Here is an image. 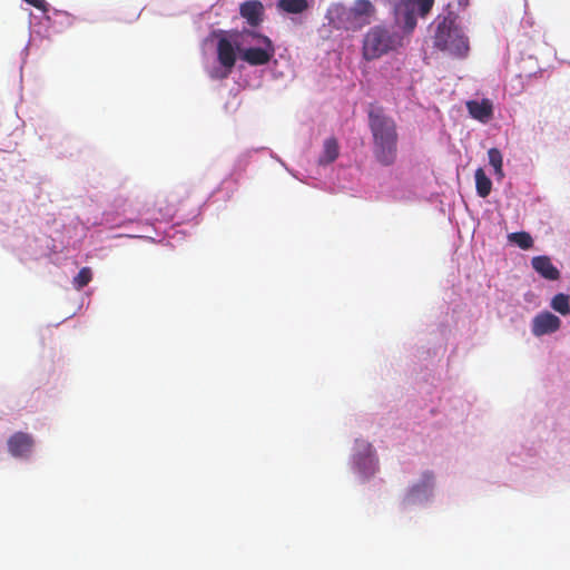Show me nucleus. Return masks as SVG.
I'll return each mask as SVG.
<instances>
[{
  "label": "nucleus",
  "mask_w": 570,
  "mask_h": 570,
  "mask_svg": "<svg viewBox=\"0 0 570 570\" xmlns=\"http://www.w3.org/2000/svg\"><path fill=\"white\" fill-rule=\"evenodd\" d=\"M368 127L373 137V154L383 166H391L397 157L399 134L395 120L380 107L368 111Z\"/></svg>",
  "instance_id": "nucleus-1"
},
{
  "label": "nucleus",
  "mask_w": 570,
  "mask_h": 570,
  "mask_svg": "<svg viewBox=\"0 0 570 570\" xmlns=\"http://www.w3.org/2000/svg\"><path fill=\"white\" fill-rule=\"evenodd\" d=\"M434 47L456 59L466 58L470 51L469 38L448 18L438 23Z\"/></svg>",
  "instance_id": "nucleus-2"
},
{
  "label": "nucleus",
  "mask_w": 570,
  "mask_h": 570,
  "mask_svg": "<svg viewBox=\"0 0 570 570\" xmlns=\"http://www.w3.org/2000/svg\"><path fill=\"white\" fill-rule=\"evenodd\" d=\"M401 45V38L396 32L375 26L371 28L364 37L363 57L366 60H374L391 50H395Z\"/></svg>",
  "instance_id": "nucleus-3"
},
{
  "label": "nucleus",
  "mask_w": 570,
  "mask_h": 570,
  "mask_svg": "<svg viewBox=\"0 0 570 570\" xmlns=\"http://www.w3.org/2000/svg\"><path fill=\"white\" fill-rule=\"evenodd\" d=\"M243 36H250V37L257 39V41L259 43H263L264 47L247 48V49L242 50L239 48L238 43L235 41V45H236L238 51L240 52V58L244 61H246L247 63H249L250 66H263V65L268 63L275 53V49H274V46H273L271 39L266 36L255 33L252 31H245V32H243Z\"/></svg>",
  "instance_id": "nucleus-4"
},
{
  "label": "nucleus",
  "mask_w": 570,
  "mask_h": 570,
  "mask_svg": "<svg viewBox=\"0 0 570 570\" xmlns=\"http://www.w3.org/2000/svg\"><path fill=\"white\" fill-rule=\"evenodd\" d=\"M217 59L225 71L220 75L212 73L213 78H226L232 72L236 63V52L230 40L220 38L217 42Z\"/></svg>",
  "instance_id": "nucleus-5"
},
{
  "label": "nucleus",
  "mask_w": 570,
  "mask_h": 570,
  "mask_svg": "<svg viewBox=\"0 0 570 570\" xmlns=\"http://www.w3.org/2000/svg\"><path fill=\"white\" fill-rule=\"evenodd\" d=\"M561 327V320L550 312H541L537 314L531 323V332L534 336L540 337L552 334Z\"/></svg>",
  "instance_id": "nucleus-6"
},
{
  "label": "nucleus",
  "mask_w": 570,
  "mask_h": 570,
  "mask_svg": "<svg viewBox=\"0 0 570 570\" xmlns=\"http://www.w3.org/2000/svg\"><path fill=\"white\" fill-rule=\"evenodd\" d=\"M32 446L33 439L28 433L17 432L8 440V449L13 456H28Z\"/></svg>",
  "instance_id": "nucleus-7"
},
{
  "label": "nucleus",
  "mask_w": 570,
  "mask_h": 570,
  "mask_svg": "<svg viewBox=\"0 0 570 570\" xmlns=\"http://www.w3.org/2000/svg\"><path fill=\"white\" fill-rule=\"evenodd\" d=\"M465 106L470 116L480 122L487 124L493 117V104L488 98L469 100Z\"/></svg>",
  "instance_id": "nucleus-8"
},
{
  "label": "nucleus",
  "mask_w": 570,
  "mask_h": 570,
  "mask_svg": "<svg viewBox=\"0 0 570 570\" xmlns=\"http://www.w3.org/2000/svg\"><path fill=\"white\" fill-rule=\"evenodd\" d=\"M239 13L248 22V24L252 27H257L263 21V3L258 0L245 1L240 4Z\"/></svg>",
  "instance_id": "nucleus-9"
},
{
  "label": "nucleus",
  "mask_w": 570,
  "mask_h": 570,
  "mask_svg": "<svg viewBox=\"0 0 570 570\" xmlns=\"http://www.w3.org/2000/svg\"><path fill=\"white\" fill-rule=\"evenodd\" d=\"M375 13V8L370 0H356L350 9V16L360 24H368Z\"/></svg>",
  "instance_id": "nucleus-10"
},
{
  "label": "nucleus",
  "mask_w": 570,
  "mask_h": 570,
  "mask_svg": "<svg viewBox=\"0 0 570 570\" xmlns=\"http://www.w3.org/2000/svg\"><path fill=\"white\" fill-rule=\"evenodd\" d=\"M533 269L543 278L557 281L560 278L559 269L552 264L548 256H535L531 261Z\"/></svg>",
  "instance_id": "nucleus-11"
},
{
  "label": "nucleus",
  "mask_w": 570,
  "mask_h": 570,
  "mask_svg": "<svg viewBox=\"0 0 570 570\" xmlns=\"http://www.w3.org/2000/svg\"><path fill=\"white\" fill-rule=\"evenodd\" d=\"M433 485V474L431 472H425L422 475V480L413 484L405 497V501L409 503L414 502L420 495L426 497L428 493L431 491Z\"/></svg>",
  "instance_id": "nucleus-12"
},
{
  "label": "nucleus",
  "mask_w": 570,
  "mask_h": 570,
  "mask_svg": "<svg viewBox=\"0 0 570 570\" xmlns=\"http://www.w3.org/2000/svg\"><path fill=\"white\" fill-rule=\"evenodd\" d=\"M338 154H340V147H338L337 139L334 137H330L324 141L323 153H322V156L320 157L318 163L321 165L332 164L333 161H335L337 159Z\"/></svg>",
  "instance_id": "nucleus-13"
},
{
  "label": "nucleus",
  "mask_w": 570,
  "mask_h": 570,
  "mask_svg": "<svg viewBox=\"0 0 570 570\" xmlns=\"http://www.w3.org/2000/svg\"><path fill=\"white\" fill-rule=\"evenodd\" d=\"M475 187L480 197L485 198L491 193L492 181L482 168L475 170Z\"/></svg>",
  "instance_id": "nucleus-14"
},
{
  "label": "nucleus",
  "mask_w": 570,
  "mask_h": 570,
  "mask_svg": "<svg viewBox=\"0 0 570 570\" xmlns=\"http://www.w3.org/2000/svg\"><path fill=\"white\" fill-rule=\"evenodd\" d=\"M550 306L553 311L563 316L570 315V296L559 293L552 297Z\"/></svg>",
  "instance_id": "nucleus-15"
},
{
  "label": "nucleus",
  "mask_w": 570,
  "mask_h": 570,
  "mask_svg": "<svg viewBox=\"0 0 570 570\" xmlns=\"http://www.w3.org/2000/svg\"><path fill=\"white\" fill-rule=\"evenodd\" d=\"M278 9L287 13H302L308 8L307 0H279Z\"/></svg>",
  "instance_id": "nucleus-16"
},
{
  "label": "nucleus",
  "mask_w": 570,
  "mask_h": 570,
  "mask_svg": "<svg viewBox=\"0 0 570 570\" xmlns=\"http://www.w3.org/2000/svg\"><path fill=\"white\" fill-rule=\"evenodd\" d=\"M508 237L510 242L517 244L522 249H529L533 246V239L527 232L511 233Z\"/></svg>",
  "instance_id": "nucleus-17"
},
{
  "label": "nucleus",
  "mask_w": 570,
  "mask_h": 570,
  "mask_svg": "<svg viewBox=\"0 0 570 570\" xmlns=\"http://www.w3.org/2000/svg\"><path fill=\"white\" fill-rule=\"evenodd\" d=\"M489 163L494 168L498 176H503V159L502 154L498 148H491L488 151Z\"/></svg>",
  "instance_id": "nucleus-18"
},
{
  "label": "nucleus",
  "mask_w": 570,
  "mask_h": 570,
  "mask_svg": "<svg viewBox=\"0 0 570 570\" xmlns=\"http://www.w3.org/2000/svg\"><path fill=\"white\" fill-rule=\"evenodd\" d=\"M92 278V272L89 267H82L73 278V286L81 289L87 286Z\"/></svg>",
  "instance_id": "nucleus-19"
},
{
  "label": "nucleus",
  "mask_w": 570,
  "mask_h": 570,
  "mask_svg": "<svg viewBox=\"0 0 570 570\" xmlns=\"http://www.w3.org/2000/svg\"><path fill=\"white\" fill-rule=\"evenodd\" d=\"M412 2L422 17H425L434 4V0H412Z\"/></svg>",
  "instance_id": "nucleus-20"
},
{
  "label": "nucleus",
  "mask_w": 570,
  "mask_h": 570,
  "mask_svg": "<svg viewBox=\"0 0 570 570\" xmlns=\"http://www.w3.org/2000/svg\"><path fill=\"white\" fill-rule=\"evenodd\" d=\"M23 1L42 12H47L49 10V4L46 2V0H23Z\"/></svg>",
  "instance_id": "nucleus-21"
},
{
  "label": "nucleus",
  "mask_w": 570,
  "mask_h": 570,
  "mask_svg": "<svg viewBox=\"0 0 570 570\" xmlns=\"http://www.w3.org/2000/svg\"><path fill=\"white\" fill-rule=\"evenodd\" d=\"M404 22H405V28L407 30H413L414 27L416 26V19L413 14V12H406L405 13V17H404Z\"/></svg>",
  "instance_id": "nucleus-22"
},
{
  "label": "nucleus",
  "mask_w": 570,
  "mask_h": 570,
  "mask_svg": "<svg viewBox=\"0 0 570 570\" xmlns=\"http://www.w3.org/2000/svg\"><path fill=\"white\" fill-rule=\"evenodd\" d=\"M357 444L360 445V448L363 449L364 451V454L366 456H371L372 455V445L367 442H364V441H357Z\"/></svg>",
  "instance_id": "nucleus-23"
}]
</instances>
